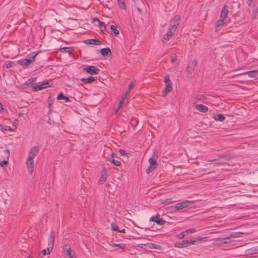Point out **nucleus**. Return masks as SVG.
Here are the masks:
<instances>
[{"instance_id": "obj_26", "label": "nucleus", "mask_w": 258, "mask_h": 258, "mask_svg": "<svg viewBox=\"0 0 258 258\" xmlns=\"http://www.w3.org/2000/svg\"><path fill=\"white\" fill-rule=\"evenodd\" d=\"M118 3V5L119 7L122 9V10H125L126 9V6L124 3V2L123 0H117Z\"/></svg>"}, {"instance_id": "obj_32", "label": "nucleus", "mask_w": 258, "mask_h": 258, "mask_svg": "<svg viewBox=\"0 0 258 258\" xmlns=\"http://www.w3.org/2000/svg\"><path fill=\"white\" fill-rule=\"evenodd\" d=\"M111 227L113 230L119 232V231L120 229L118 228V226L117 224H114V223H111Z\"/></svg>"}, {"instance_id": "obj_22", "label": "nucleus", "mask_w": 258, "mask_h": 258, "mask_svg": "<svg viewBox=\"0 0 258 258\" xmlns=\"http://www.w3.org/2000/svg\"><path fill=\"white\" fill-rule=\"evenodd\" d=\"M96 21H97L98 23V27L99 28L100 30L102 32H103L105 29V24L104 22L100 21L98 18H96Z\"/></svg>"}, {"instance_id": "obj_8", "label": "nucleus", "mask_w": 258, "mask_h": 258, "mask_svg": "<svg viewBox=\"0 0 258 258\" xmlns=\"http://www.w3.org/2000/svg\"><path fill=\"white\" fill-rule=\"evenodd\" d=\"M49 86V83L47 81H44L40 84L35 85L33 89L35 91H38L46 89Z\"/></svg>"}, {"instance_id": "obj_33", "label": "nucleus", "mask_w": 258, "mask_h": 258, "mask_svg": "<svg viewBox=\"0 0 258 258\" xmlns=\"http://www.w3.org/2000/svg\"><path fill=\"white\" fill-rule=\"evenodd\" d=\"M197 230L195 228H192L185 230L184 233H186V234L188 235L189 234L194 233Z\"/></svg>"}, {"instance_id": "obj_37", "label": "nucleus", "mask_w": 258, "mask_h": 258, "mask_svg": "<svg viewBox=\"0 0 258 258\" xmlns=\"http://www.w3.org/2000/svg\"><path fill=\"white\" fill-rule=\"evenodd\" d=\"M113 246L117 247L118 248L124 249L123 245L122 244L113 243Z\"/></svg>"}, {"instance_id": "obj_29", "label": "nucleus", "mask_w": 258, "mask_h": 258, "mask_svg": "<svg viewBox=\"0 0 258 258\" xmlns=\"http://www.w3.org/2000/svg\"><path fill=\"white\" fill-rule=\"evenodd\" d=\"M70 47H61L59 49V51L60 52H63V53H70Z\"/></svg>"}, {"instance_id": "obj_30", "label": "nucleus", "mask_w": 258, "mask_h": 258, "mask_svg": "<svg viewBox=\"0 0 258 258\" xmlns=\"http://www.w3.org/2000/svg\"><path fill=\"white\" fill-rule=\"evenodd\" d=\"M245 74H247L248 77L254 78L256 77V73L255 71H248Z\"/></svg>"}, {"instance_id": "obj_10", "label": "nucleus", "mask_w": 258, "mask_h": 258, "mask_svg": "<svg viewBox=\"0 0 258 258\" xmlns=\"http://www.w3.org/2000/svg\"><path fill=\"white\" fill-rule=\"evenodd\" d=\"M115 156V154L113 152H111L110 156L106 157V159L108 161L110 162L114 165L116 166H119L121 165V162L119 160H116L114 159L113 157Z\"/></svg>"}, {"instance_id": "obj_28", "label": "nucleus", "mask_w": 258, "mask_h": 258, "mask_svg": "<svg viewBox=\"0 0 258 258\" xmlns=\"http://www.w3.org/2000/svg\"><path fill=\"white\" fill-rule=\"evenodd\" d=\"M225 116L222 114H219L217 116H214V119L216 120H218L220 121H223L225 120Z\"/></svg>"}, {"instance_id": "obj_27", "label": "nucleus", "mask_w": 258, "mask_h": 258, "mask_svg": "<svg viewBox=\"0 0 258 258\" xmlns=\"http://www.w3.org/2000/svg\"><path fill=\"white\" fill-rule=\"evenodd\" d=\"M110 29L115 36L118 35L119 32V31L117 29V27L115 26L111 25Z\"/></svg>"}, {"instance_id": "obj_1", "label": "nucleus", "mask_w": 258, "mask_h": 258, "mask_svg": "<svg viewBox=\"0 0 258 258\" xmlns=\"http://www.w3.org/2000/svg\"><path fill=\"white\" fill-rule=\"evenodd\" d=\"M39 148L38 146H34L30 150L28 154V156L26 160V166L27 167L28 171L30 174L33 171L34 167V163L33 159L39 152Z\"/></svg>"}, {"instance_id": "obj_13", "label": "nucleus", "mask_w": 258, "mask_h": 258, "mask_svg": "<svg viewBox=\"0 0 258 258\" xmlns=\"http://www.w3.org/2000/svg\"><path fill=\"white\" fill-rule=\"evenodd\" d=\"M174 246L179 248L187 247L188 246L187 240H183L181 242H176L174 243Z\"/></svg>"}, {"instance_id": "obj_31", "label": "nucleus", "mask_w": 258, "mask_h": 258, "mask_svg": "<svg viewBox=\"0 0 258 258\" xmlns=\"http://www.w3.org/2000/svg\"><path fill=\"white\" fill-rule=\"evenodd\" d=\"M149 248L154 249H160V246L155 243H150L149 244Z\"/></svg>"}, {"instance_id": "obj_48", "label": "nucleus", "mask_w": 258, "mask_h": 258, "mask_svg": "<svg viewBox=\"0 0 258 258\" xmlns=\"http://www.w3.org/2000/svg\"><path fill=\"white\" fill-rule=\"evenodd\" d=\"M3 109H4L3 106L2 104L0 102V110H3Z\"/></svg>"}, {"instance_id": "obj_41", "label": "nucleus", "mask_w": 258, "mask_h": 258, "mask_svg": "<svg viewBox=\"0 0 258 258\" xmlns=\"http://www.w3.org/2000/svg\"><path fill=\"white\" fill-rule=\"evenodd\" d=\"M119 153L122 155H125L126 154V152L123 149H120Z\"/></svg>"}, {"instance_id": "obj_25", "label": "nucleus", "mask_w": 258, "mask_h": 258, "mask_svg": "<svg viewBox=\"0 0 258 258\" xmlns=\"http://www.w3.org/2000/svg\"><path fill=\"white\" fill-rule=\"evenodd\" d=\"M66 255L68 256L69 258H76V257L74 256V252H73L71 251L70 248H69L66 250Z\"/></svg>"}, {"instance_id": "obj_49", "label": "nucleus", "mask_w": 258, "mask_h": 258, "mask_svg": "<svg viewBox=\"0 0 258 258\" xmlns=\"http://www.w3.org/2000/svg\"><path fill=\"white\" fill-rule=\"evenodd\" d=\"M11 67V64H7V68H10V67Z\"/></svg>"}, {"instance_id": "obj_17", "label": "nucleus", "mask_w": 258, "mask_h": 258, "mask_svg": "<svg viewBox=\"0 0 258 258\" xmlns=\"http://www.w3.org/2000/svg\"><path fill=\"white\" fill-rule=\"evenodd\" d=\"M196 108L199 111L203 113H205L208 110V108L207 106L203 104H198L196 106Z\"/></svg>"}, {"instance_id": "obj_14", "label": "nucleus", "mask_w": 258, "mask_h": 258, "mask_svg": "<svg viewBox=\"0 0 258 258\" xmlns=\"http://www.w3.org/2000/svg\"><path fill=\"white\" fill-rule=\"evenodd\" d=\"M83 42L87 44H95L97 45L101 44V42L99 40L96 39H86L84 40Z\"/></svg>"}, {"instance_id": "obj_3", "label": "nucleus", "mask_w": 258, "mask_h": 258, "mask_svg": "<svg viewBox=\"0 0 258 258\" xmlns=\"http://www.w3.org/2000/svg\"><path fill=\"white\" fill-rule=\"evenodd\" d=\"M54 234L53 232L50 233L49 239L48 240L47 247L46 249L42 250V252L43 255L48 254L52 251L54 245Z\"/></svg>"}, {"instance_id": "obj_21", "label": "nucleus", "mask_w": 258, "mask_h": 258, "mask_svg": "<svg viewBox=\"0 0 258 258\" xmlns=\"http://www.w3.org/2000/svg\"><path fill=\"white\" fill-rule=\"evenodd\" d=\"M223 240H227V239H224V237L215 239L214 241L213 242L212 245L214 246L221 245Z\"/></svg>"}, {"instance_id": "obj_7", "label": "nucleus", "mask_w": 258, "mask_h": 258, "mask_svg": "<svg viewBox=\"0 0 258 258\" xmlns=\"http://www.w3.org/2000/svg\"><path fill=\"white\" fill-rule=\"evenodd\" d=\"M149 163L150 165L148 169L146 170V172L147 174H149L150 172L153 171L155 169L156 166L157 165V162L156 160L152 157L149 158Z\"/></svg>"}, {"instance_id": "obj_12", "label": "nucleus", "mask_w": 258, "mask_h": 258, "mask_svg": "<svg viewBox=\"0 0 258 258\" xmlns=\"http://www.w3.org/2000/svg\"><path fill=\"white\" fill-rule=\"evenodd\" d=\"M150 220L151 221H153L160 225H163L165 223V221L163 219L160 218L158 217V215L157 216H152L150 218Z\"/></svg>"}, {"instance_id": "obj_18", "label": "nucleus", "mask_w": 258, "mask_h": 258, "mask_svg": "<svg viewBox=\"0 0 258 258\" xmlns=\"http://www.w3.org/2000/svg\"><path fill=\"white\" fill-rule=\"evenodd\" d=\"M225 24V19L220 18V20H218L215 25V30L218 31L219 30L218 28L223 26Z\"/></svg>"}, {"instance_id": "obj_46", "label": "nucleus", "mask_w": 258, "mask_h": 258, "mask_svg": "<svg viewBox=\"0 0 258 258\" xmlns=\"http://www.w3.org/2000/svg\"><path fill=\"white\" fill-rule=\"evenodd\" d=\"M119 232L125 233V229H122V230H119Z\"/></svg>"}, {"instance_id": "obj_36", "label": "nucleus", "mask_w": 258, "mask_h": 258, "mask_svg": "<svg viewBox=\"0 0 258 258\" xmlns=\"http://www.w3.org/2000/svg\"><path fill=\"white\" fill-rule=\"evenodd\" d=\"M186 234V233H184V231L183 232H182L180 233H179L178 235H177V237L179 239H181L184 236H185Z\"/></svg>"}, {"instance_id": "obj_6", "label": "nucleus", "mask_w": 258, "mask_h": 258, "mask_svg": "<svg viewBox=\"0 0 258 258\" xmlns=\"http://www.w3.org/2000/svg\"><path fill=\"white\" fill-rule=\"evenodd\" d=\"M83 70L90 75L98 74L100 70L94 66H84Z\"/></svg>"}, {"instance_id": "obj_20", "label": "nucleus", "mask_w": 258, "mask_h": 258, "mask_svg": "<svg viewBox=\"0 0 258 258\" xmlns=\"http://www.w3.org/2000/svg\"><path fill=\"white\" fill-rule=\"evenodd\" d=\"M95 80V78L92 76L88 78H83L81 79V81L84 83H89L94 82Z\"/></svg>"}, {"instance_id": "obj_24", "label": "nucleus", "mask_w": 258, "mask_h": 258, "mask_svg": "<svg viewBox=\"0 0 258 258\" xmlns=\"http://www.w3.org/2000/svg\"><path fill=\"white\" fill-rule=\"evenodd\" d=\"M56 99L58 100H65V102H68L69 101V99L68 97L64 96L63 94L62 93H60L57 95Z\"/></svg>"}, {"instance_id": "obj_43", "label": "nucleus", "mask_w": 258, "mask_h": 258, "mask_svg": "<svg viewBox=\"0 0 258 258\" xmlns=\"http://www.w3.org/2000/svg\"><path fill=\"white\" fill-rule=\"evenodd\" d=\"M171 199H167L165 200V202H167V203H171L172 202H174V201H171ZM176 201H174V202H175Z\"/></svg>"}, {"instance_id": "obj_34", "label": "nucleus", "mask_w": 258, "mask_h": 258, "mask_svg": "<svg viewBox=\"0 0 258 258\" xmlns=\"http://www.w3.org/2000/svg\"><path fill=\"white\" fill-rule=\"evenodd\" d=\"M106 180V174H103L101 176L100 179H99V182L101 183H104Z\"/></svg>"}, {"instance_id": "obj_45", "label": "nucleus", "mask_w": 258, "mask_h": 258, "mask_svg": "<svg viewBox=\"0 0 258 258\" xmlns=\"http://www.w3.org/2000/svg\"><path fill=\"white\" fill-rule=\"evenodd\" d=\"M133 86V82H132V83H131L128 85V90H131V89L132 88Z\"/></svg>"}, {"instance_id": "obj_44", "label": "nucleus", "mask_w": 258, "mask_h": 258, "mask_svg": "<svg viewBox=\"0 0 258 258\" xmlns=\"http://www.w3.org/2000/svg\"><path fill=\"white\" fill-rule=\"evenodd\" d=\"M230 241H227L226 240H223L222 241V245L223 244H227L230 242Z\"/></svg>"}, {"instance_id": "obj_51", "label": "nucleus", "mask_w": 258, "mask_h": 258, "mask_svg": "<svg viewBox=\"0 0 258 258\" xmlns=\"http://www.w3.org/2000/svg\"><path fill=\"white\" fill-rule=\"evenodd\" d=\"M27 258H31L30 257H28Z\"/></svg>"}, {"instance_id": "obj_50", "label": "nucleus", "mask_w": 258, "mask_h": 258, "mask_svg": "<svg viewBox=\"0 0 258 258\" xmlns=\"http://www.w3.org/2000/svg\"><path fill=\"white\" fill-rule=\"evenodd\" d=\"M96 18H96L94 19V21H96Z\"/></svg>"}, {"instance_id": "obj_5", "label": "nucleus", "mask_w": 258, "mask_h": 258, "mask_svg": "<svg viewBox=\"0 0 258 258\" xmlns=\"http://www.w3.org/2000/svg\"><path fill=\"white\" fill-rule=\"evenodd\" d=\"M189 203L190 202L188 201H184L182 202L178 203L171 206V208L174 209L175 211L181 210L188 207Z\"/></svg>"}, {"instance_id": "obj_19", "label": "nucleus", "mask_w": 258, "mask_h": 258, "mask_svg": "<svg viewBox=\"0 0 258 258\" xmlns=\"http://www.w3.org/2000/svg\"><path fill=\"white\" fill-rule=\"evenodd\" d=\"M127 94H128L127 92H126L123 94L121 100L119 102V106H118V108L116 110V111H115L116 112H117L118 111L119 108L121 107V106H122V104L123 103L124 99L127 98Z\"/></svg>"}, {"instance_id": "obj_4", "label": "nucleus", "mask_w": 258, "mask_h": 258, "mask_svg": "<svg viewBox=\"0 0 258 258\" xmlns=\"http://www.w3.org/2000/svg\"><path fill=\"white\" fill-rule=\"evenodd\" d=\"M37 54L36 53L33 55L28 56L26 58L18 60L17 61V63L19 65L22 66L24 68H26L31 62L34 60Z\"/></svg>"}, {"instance_id": "obj_15", "label": "nucleus", "mask_w": 258, "mask_h": 258, "mask_svg": "<svg viewBox=\"0 0 258 258\" xmlns=\"http://www.w3.org/2000/svg\"><path fill=\"white\" fill-rule=\"evenodd\" d=\"M228 9L227 6H224L220 14V18L225 19L228 15Z\"/></svg>"}, {"instance_id": "obj_35", "label": "nucleus", "mask_w": 258, "mask_h": 258, "mask_svg": "<svg viewBox=\"0 0 258 258\" xmlns=\"http://www.w3.org/2000/svg\"><path fill=\"white\" fill-rule=\"evenodd\" d=\"M170 60L172 63H173L176 61L177 58H176V56L175 55H174V54L172 55L171 56H170Z\"/></svg>"}, {"instance_id": "obj_42", "label": "nucleus", "mask_w": 258, "mask_h": 258, "mask_svg": "<svg viewBox=\"0 0 258 258\" xmlns=\"http://www.w3.org/2000/svg\"><path fill=\"white\" fill-rule=\"evenodd\" d=\"M36 80V78H33L32 79H29L28 82V83H31V82L35 81Z\"/></svg>"}, {"instance_id": "obj_39", "label": "nucleus", "mask_w": 258, "mask_h": 258, "mask_svg": "<svg viewBox=\"0 0 258 258\" xmlns=\"http://www.w3.org/2000/svg\"><path fill=\"white\" fill-rule=\"evenodd\" d=\"M8 164V161L6 160H4L3 161L0 162V165L3 167L4 165H6Z\"/></svg>"}, {"instance_id": "obj_2", "label": "nucleus", "mask_w": 258, "mask_h": 258, "mask_svg": "<svg viewBox=\"0 0 258 258\" xmlns=\"http://www.w3.org/2000/svg\"><path fill=\"white\" fill-rule=\"evenodd\" d=\"M180 17L178 15H176L173 19L170 21L169 26L168 28L167 31L163 38L164 40H169L174 33L175 32L177 27L179 24Z\"/></svg>"}, {"instance_id": "obj_47", "label": "nucleus", "mask_w": 258, "mask_h": 258, "mask_svg": "<svg viewBox=\"0 0 258 258\" xmlns=\"http://www.w3.org/2000/svg\"><path fill=\"white\" fill-rule=\"evenodd\" d=\"M251 0H248V2H247V4H248V5L249 6V7H251L252 5L251 4V3H250V1Z\"/></svg>"}, {"instance_id": "obj_40", "label": "nucleus", "mask_w": 258, "mask_h": 258, "mask_svg": "<svg viewBox=\"0 0 258 258\" xmlns=\"http://www.w3.org/2000/svg\"><path fill=\"white\" fill-rule=\"evenodd\" d=\"M4 153L6 154V155L7 156V157L8 158H9V156H10V153H9V151L8 150L6 149V150H5L4 151Z\"/></svg>"}, {"instance_id": "obj_11", "label": "nucleus", "mask_w": 258, "mask_h": 258, "mask_svg": "<svg viewBox=\"0 0 258 258\" xmlns=\"http://www.w3.org/2000/svg\"><path fill=\"white\" fill-rule=\"evenodd\" d=\"M207 241H208V239L206 237H198L197 238V239H196V240H190V241L187 240L188 246L191 245L196 244L199 242H206Z\"/></svg>"}, {"instance_id": "obj_16", "label": "nucleus", "mask_w": 258, "mask_h": 258, "mask_svg": "<svg viewBox=\"0 0 258 258\" xmlns=\"http://www.w3.org/2000/svg\"><path fill=\"white\" fill-rule=\"evenodd\" d=\"M242 234H243V233L241 232H234L227 235L224 237V239H227V240H228L231 238L239 237Z\"/></svg>"}, {"instance_id": "obj_38", "label": "nucleus", "mask_w": 258, "mask_h": 258, "mask_svg": "<svg viewBox=\"0 0 258 258\" xmlns=\"http://www.w3.org/2000/svg\"><path fill=\"white\" fill-rule=\"evenodd\" d=\"M3 128L6 131H12V129L10 126L5 125L4 126Z\"/></svg>"}, {"instance_id": "obj_23", "label": "nucleus", "mask_w": 258, "mask_h": 258, "mask_svg": "<svg viewBox=\"0 0 258 258\" xmlns=\"http://www.w3.org/2000/svg\"><path fill=\"white\" fill-rule=\"evenodd\" d=\"M100 53L102 55H106L110 54L111 53V50L108 47L103 48L101 49Z\"/></svg>"}, {"instance_id": "obj_9", "label": "nucleus", "mask_w": 258, "mask_h": 258, "mask_svg": "<svg viewBox=\"0 0 258 258\" xmlns=\"http://www.w3.org/2000/svg\"><path fill=\"white\" fill-rule=\"evenodd\" d=\"M165 88L164 89V93L167 94L169 92H170L172 89V86H171V82L170 81L169 79V77H166L165 78Z\"/></svg>"}]
</instances>
